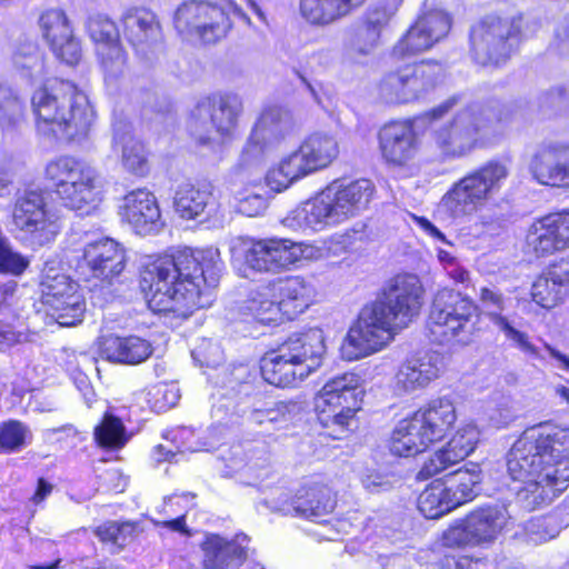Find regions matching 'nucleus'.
<instances>
[{"instance_id":"obj_1","label":"nucleus","mask_w":569,"mask_h":569,"mask_svg":"<svg viewBox=\"0 0 569 569\" xmlns=\"http://www.w3.org/2000/svg\"><path fill=\"white\" fill-rule=\"evenodd\" d=\"M445 118L449 120L432 129V142L443 159L452 160L497 142L513 120L515 109L495 101L466 102L460 96L450 97L418 119L385 124L379 132L383 160L395 167L407 166L419 150V123L433 124Z\"/></svg>"},{"instance_id":"obj_2","label":"nucleus","mask_w":569,"mask_h":569,"mask_svg":"<svg viewBox=\"0 0 569 569\" xmlns=\"http://www.w3.org/2000/svg\"><path fill=\"white\" fill-rule=\"evenodd\" d=\"M221 264L213 248H183L147 263L140 273V288L149 309L187 318L210 306V289L218 283Z\"/></svg>"},{"instance_id":"obj_3","label":"nucleus","mask_w":569,"mask_h":569,"mask_svg":"<svg viewBox=\"0 0 569 569\" xmlns=\"http://www.w3.org/2000/svg\"><path fill=\"white\" fill-rule=\"evenodd\" d=\"M507 470L522 483L517 500L526 510L550 502L569 485V429L525 430L508 452Z\"/></svg>"},{"instance_id":"obj_4","label":"nucleus","mask_w":569,"mask_h":569,"mask_svg":"<svg viewBox=\"0 0 569 569\" xmlns=\"http://www.w3.org/2000/svg\"><path fill=\"white\" fill-rule=\"evenodd\" d=\"M31 109L37 133L54 141L86 138L94 119L87 96L72 82L57 78L33 92Z\"/></svg>"},{"instance_id":"obj_5","label":"nucleus","mask_w":569,"mask_h":569,"mask_svg":"<svg viewBox=\"0 0 569 569\" xmlns=\"http://www.w3.org/2000/svg\"><path fill=\"white\" fill-rule=\"evenodd\" d=\"M375 193L370 180L333 181L315 198L296 208L286 219L297 229L323 230L365 211Z\"/></svg>"},{"instance_id":"obj_6","label":"nucleus","mask_w":569,"mask_h":569,"mask_svg":"<svg viewBox=\"0 0 569 569\" xmlns=\"http://www.w3.org/2000/svg\"><path fill=\"white\" fill-rule=\"evenodd\" d=\"M479 308L468 296L447 288L435 295L427 323L433 342L467 346L479 332Z\"/></svg>"},{"instance_id":"obj_7","label":"nucleus","mask_w":569,"mask_h":569,"mask_svg":"<svg viewBox=\"0 0 569 569\" xmlns=\"http://www.w3.org/2000/svg\"><path fill=\"white\" fill-rule=\"evenodd\" d=\"M230 13L251 26L248 14L232 0H186L176 9L173 24L184 38L216 43L232 28Z\"/></svg>"},{"instance_id":"obj_8","label":"nucleus","mask_w":569,"mask_h":569,"mask_svg":"<svg viewBox=\"0 0 569 569\" xmlns=\"http://www.w3.org/2000/svg\"><path fill=\"white\" fill-rule=\"evenodd\" d=\"M230 13L251 26L248 14L232 0H186L176 9L173 24L184 38L216 43L232 28Z\"/></svg>"},{"instance_id":"obj_9","label":"nucleus","mask_w":569,"mask_h":569,"mask_svg":"<svg viewBox=\"0 0 569 569\" xmlns=\"http://www.w3.org/2000/svg\"><path fill=\"white\" fill-rule=\"evenodd\" d=\"M62 203L71 210L88 212L101 201V178L90 164L73 157H60L46 167Z\"/></svg>"},{"instance_id":"obj_10","label":"nucleus","mask_w":569,"mask_h":569,"mask_svg":"<svg viewBox=\"0 0 569 569\" xmlns=\"http://www.w3.org/2000/svg\"><path fill=\"white\" fill-rule=\"evenodd\" d=\"M442 67L432 60L406 63L386 71L377 98L386 106H406L425 99L439 83Z\"/></svg>"},{"instance_id":"obj_11","label":"nucleus","mask_w":569,"mask_h":569,"mask_svg":"<svg viewBox=\"0 0 569 569\" xmlns=\"http://www.w3.org/2000/svg\"><path fill=\"white\" fill-rule=\"evenodd\" d=\"M243 104L233 92H216L201 97L190 110L187 128L200 144H211L217 138L232 137Z\"/></svg>"},{"instance_id":"obj_12","label":"nucleus","mask_w":569,"mask_h":569,"mask_svg":"<svg viewBox=\"0 0 569 569\" xmlns=\"http://www.w3.org/2000/svg\"><path fill=\"white\" fill-rule=\"evenodd\" d=\"M505 163L489 161L452 184L441 199V208L452 218L470 216L481 209L507 178Z\"/></svg>"},{"instance_id":"obj_13","label":"nucleus","mask_w":569,"mask_h":569,"mask_svg":"<svg viewBox=\"0 0 569 569\" xmlns=\"http://www.w3.org/2000/svg\"><path fill=\"white\" fill-rule=\"evenodd\" d=\"M363 397L361 378L345 372L328 380L315 397L313 405L319 422L330 428L346 430L353 421Z\"/></svg>"},{"instance_id":"obj_14","label":"nucleus","mask_w":569,"mask_h":569,"mask_svg":"<svg viewBox=\"0 0 569 569\" xmlns=\"http://www.w3.org/2000/svg\"><path fill=\"white\" fill-rule=\"evenodd\" d=\"M520 21L521 17L513 13H490L481 19L470 33L475 60L482 66L506 60L517 43Z\"/></svg>"},{"instance_id":"obj_15","label":"nucleus","mask_w":569,"mask_h":569,"mask_svg":"<svg viewBox=\"0 0 569 569\" xmlns=\"http://www.w3.org/2000/svg\"><path fill=\"white\" fill-rule=\"evenodd\" d=\"M511 519L506 505L477 508L445 532V543L449 547H489L508 530Z\"/></svg>"},{"instance_id":"obj_16","label":"nucleus","mask_w":569,"mask_h":569,"mask_svg":"<svg viewBox=\"0 0 569 569\" xmlns=\"http://www.w3.org/2000/svg\"><path fill=\"white\" fill-rule=\"evenodd\" d=\"M307 246L286 238H249L241 250L242 268L248 278L251 272L280 273L289 270L305 257Z\"/></svg>"},{"instance_id":"obj_17","label":"nucleus","mask_w":569,"mask_h":569,"mask_svg":"<svg viewBox=\"0 0 569 569\" xmlns=\"http://www.w3.org/2000/svg\"><path fill=\"white\" fill-rule=\"evenodd\" d=\"M295 130V119L287 108L279 104L266 106L240 152V166L260 163L267 153L274 150Z\"/></svg>"},{"instance_id":"obj_18","label":"nucleus","mask_w":569,"mask_h":569,"mask_svg":"<svg viewBox=\"0 0 569 569\" xmlns=\"http://www.w3.org/2000/svg\"><path fill=\"white\" fill-rule=\"evenodd\" d=\"M399 328L375 302L362 308L357 323L350 328L341 347L348 361L358 360L380 351L395 337Z\"/></svg>"},{"instance_id":"obj_19","label":"nucleus","mask_w":569,"mask_h":569,"mask_svg":"<svg viewBox=\"0 0 569 569\" xmlns=\"http://www.w3.org/2000/svg\"><path fill=\"white\" fill-rule=\"evenodd\" d=\"M41 299L57 322L62 327L82 321L84 299L76 281L50 263H46L40 282Z\"/></svg>"},{"instance_id":"obj_20","label":"nucleus","mask_w":569,"mask_h":569,"mask_svg":"<svg viewBox=\"0 0 569 569\" xmlns=\"http://www.w3.org/2000/svg\"><path fill=\"white\" fill-rule=\"evenodd\" d=\"M13 223L32 247L50 243L60 231L56 213L48 208L43 196L36 191L26 192L17 200Z\"/></svg>"},{"instance_id":"obj_21","label":"nucleus","mask_w":569,"mask_h":569,"mask_svg":"<svg viewBox=\"0 0 569 569\" xmlns=\"http://www.w3.org/2000/svg\"><path fill=\"white\" fill-rule=\"evenodd\" d=\"M423 292L418 276L400 273L389 280L381 296L373 302L380 305L383 313L401 330L419 316Z\"/></svg>"},{"instance_id":"obj_22","label":"nucleus","mask_w":569,"mask_h":569,"mask_svg":"<svg viewBox=\"0 0 569 569\" xmlns=\"http://www.w3.org/2000/svg\"><path fill=\"white\" fill-rule=\"evenodd\" d=\"M126 262V250L119 242L100 238L86 244L80 268L87 279L111 283L124 270Z\"/></svg>"},{"instance_id":"obj_23","label":"nucleus","mask_w":569,"mask_h":569,"mask_svg":"<svg viewBox=\"0 0 569 569\" xmlns=\"http://www.w3.org/2000/svg\"><path fill=\"white\" fill-rule=\"evenodd\" d=\"M479 438L480 431L475 423L461 425L449 442L423 463L418 478H431L450 466L465 460L475 451Z\"/></svg>"},{"instance_id":"obj_24","label":"nucleus","mask_w":569,"mask_h":569,"mask_svg":"<svg viewBox=\"0 0 569 569\" xmlns=\"http://www.w3.org/2000/svg\"><path fill=\"white\" fill-rule=\"evenodd\" d=\"M479 300L490 322L503 333L505 338L509 340L513 347L533 358H540L538 349L531 343L529 336L517 328L513 319L503 315L508 301H510L509 298H506L493 287H481L479 290Z\"/></svg>"},{"instance_id":"obj_25","label":"nucleus","mask_w":569,"mask_h":569,"mask_svg":"<svg viewBox=\"0 0 569 569\" xmlns=\"http://www.w3.org/2000/svg\"><path fill=\"white\" fill-rule=\"evenodd\" d=\"M336 508V497L325 485H303L290 500H283L278 509L283 515L320 521Z\"/></svg>"},{"instance_id":"obj_26","label":"nucleus","mask_w":569,"mask_h":569,"mask_svg":"<svg viewBox=\"0 0 569 569\" xmlns=\"http://www.w3.org/2000/svg\"><path fill=\"white\" fill-rule=\"evenodd\" d=\"M200 548L206 569H240L248 558L249 537L239 533L228 539L220 535L207 533Z\"/></svg>"},{"instance_id":"obj_27","label":"nucleus","mask_w":569,"mask_h":569,"mask_svg":"<svg viewBox=\"0 0 569 569\" xmlns=\"http://www.w3.org/2000/svg\"><path fill=\"white\" fill-rule=\"evenodd\" d=\"M119 214L141 236L157 233L164 226L156 197L143 189L131 191L123 198Z\"/></svg>"},{"instance_id":"obj_28","label":"nucleus","mask_w":569,"mask_h":569,"mask_svg":"<svg viewBox=\"0 0 569 569\" xmlns=\"http://www.w3.org/2000/svg\"><path fill=\"white\" fill-rule=\"evenodd\" d=\"M441 368L438 353H417L399 366L393 380L395 391L398 395H409L422 390L439 377Z\"/></svg>"},{"instance_id":"obj_29","label":"nucleus","mask_w":569,"mask_h":569,"mask_svg":"<svg viewBox=\"0 0 569 569\" xmlns=\"http://www.w3.org/2000/svg\"><path fill=\"white\" fill-rule=\"evenodd\" d=\"M565 152V142L542 144L530 162V172L535 180L552 188H569V167Z\"/></svg>"},{"instance_id":"obj_30","label":"nucleus","mask_w":569,"mask_h":569,"mask_svg":"<svg viewBox=\"0 0 569 569\" xmlns=\"http://www.w3.org/2000/svg\"><path fill=\"white\" fill-rule=\"evenodd\" d=\"M279 348L284 357L303 367L308 376L321 366L326 353L323 333L319 329L291 335Z\"/></svg>"},{"instance_id":"obj_31","label":"nucleus","mask_w":569,"mask_h":569,"mask_svg":"<svg viewBox=\"0 0 569 569\" xmlns=\"http://www.w3.org/2000/svg\"><path fill=\"white\" fill-rule=\"evenodd\" d=\"M122 24L124 37L138 51H144L162 37L156 13L144 7L128 9L122 16Z\"/></svg>"},{"instance_id":"obj_32","label":"nucleus","mask_w":569,"mask_h":569,"mask_svg":"<svg viewBox=\"0 0 569 569\" xmlns=\"http://www.w3.org/2000/svg\"><path fill=\"white\" fill-rule=\"evenodd\" d=\"M366 0H299L301 18L310 26L326 28L358 10Z\"/></svg>"},{"instance_id":"obj_33","label":"nucleus","mask_w":569,"mask_h":569,"mask_svg":"<svg viewBox=\"0 0 569 569\" xmlns=\"http://www.w3.org/2000/svg\"><path fill=\"white\" fill-rule=\"evenodd\" d=\"M436 22H438L437 28L430 31L426 29L425 22H421L418 18L393 46L390 59L399 61L409 58L429 50L442 40L446 37L447 24L442 20H437Z\"/></svg>"},{"instance_id":"obj_34","label":"nucleus","mask_w":569,"mask_h":569,"mask_svg":"<svg viewBox=\"0 0 569 569\" xmlns=\"http://www.w3.org/2000/svg\"><path fill=\"white\" fill-rule=\"evenodd\" d=\"M112 151L120 154L122 166L138 176L148 172L143 144L133 136L131 124L118 121L113 124Z\"/></svg>"},{"instance_id":"obj_35","label":"nucleus","mask_w":569,"mask_h":569,"mask_svg":"<svg viewBox=\"0 0 569 569\" xmlns=\"http://www.w3.org/2000/svg\"><path fill=\"white\" fill-rule=\"evenodd\" d=\"M100 355L108 361L137 365L146 361L152 353L149 341L136 336H107L100 341Z\"/></svg>"},{"instance_id":"obj_36","label":"nucleus","mask_w":569,"mask_h":569,"mask_svg":"<svg viewBox=\"0 0 569 569\" xmlns=\"http://www.w3.org/2000/svg\"><path fill=\"white\" fill-rule=\"evenodd\" d=\"M430 442L441 440L457 420L453 402L447 398L431 400L413 413Z\"/></svg>"},{"instance_id":"obj_37","label":"nucleus","mask_w":569,"mask_h":569,"mask_svg":"<svg viewBox=\"0 0 569 569\" xmlns=\"http://www.w3.org/2000/svg\"><path fill=\"white\" fill-rule=\"evenodd\" d=\"M218 201L209 186L199 188L190 183L179 186L174 196V209L183 219H196L201 216H214Z\"/></svg>"},{"instance_id":"obj_38","label":"nucleus","mask_w":569,"mask_h":569,"mask_svg":"<svg viewBox=\"0 0 569 569\" xmlns=\"http://www.w3.org/2000/svg\"><path fill=\"white\" fill-rule=\"evenodd\" d=\"M260 369L263 379L279 388L293 387L308 377L305 368L296 365L289 357H284L280 348L261 359Z\"/></svg>"},{"instance_id":"obj_39","label":"nucleus","mask_w":569,"mask_h":569,"mask_svg":"<svg viewBox=\"0 0 569 569\" xmlns=\"http://www.w3.org/2000/svg\"><path fill=\"white\" fill-rule=\"evenodd\" d=\"M313 172L305 152L302 153V149L299 146L296 151L283 157L277 166L269 169L266 174V183L271 190L281 192L293 182Z\"/></svg>"},{"instance_id":"obj_40","label":"nucleus","mask_w":569,"mask_h":569,"mask_svg":"<svg viewBox=\"0 0 569 569\" xmlns=\"http://www.w3.org/2000/svg\"><path fill=\"white\" fill-rule=\"evenodd\" d=\"M296 409L298 405L292 401L256 400L244 412V419L262 432L271 433L280 423L290 420Z\"/></svg>"},{"instance_id":"obj_41","label":"nucleus","mask_w":569,"mask_h":569,"mask_svg":"<svg viewBox=\"0 0 569 569\" xmlns=\"http://www.w3.org/2000/svg\"><path fill=\"white\" fill-rule=\"evenodd\" d=\"M481 469L477 463H469L445 477L441 481L455 508L473 500L481 482Z\"/></svg>"},{"instance_id":"obj_42","label":"nucleus","mask_w":569,"mask_h":569,"mask_svg":"<svg viewBox=\"0 0 569 569\" xmlns=\"http://www.w3.org/2000/svg\"><path fill=\"white\" fill-rule=\"evenodd\" d=\"M430 445L429 438L412 416L396 426L390 439V451L395 456L411 457L425 451Z\"/></svg>"},{"instance_id":"obj_43","label":"nucleus","mask_w":569,"mask_h":569,"mask_svg":"<svg viewBox=\"0 0 569 569\" xmlns=\"http://www.w3.org/2000/svg\"><path fill=\"white\" fill-rule=\"evenodd\" d=\"M278 293L280 313L291 320L309 307L312 289L303 279L293 277L279 282Z\"/></svg>"},{"instance_id":"obj_44","label":"nucleus","mask_w":569,"mask_h":569,"mask_svg":"<svg viewBox=\"0 0 569 569\" xmlns=\"http://www.w3.org/2000/svg\"><path fill=\"white\" fill-rule=\"evenodd\" d=\"M313 171L329 167L339 154V143L333 136L316 132L300 144Z\"/></svg>"},{"instance_id":"obj_45","label":"nucleus","mask_w":569,"mask_h":569,"mask_svg":"<svg viewBox=\"0 0 569 569\" xmlns=\"http://www.w3.org/2000/svg\"><path fill=\"white\" fill-rule=\"evenodd\" d=\"M527 243L537 256H548L563 250L550 214L537 219L529 228Z\"/></svg>"},{"instance_id":"obj_46","label":"nucleus","mask_w":569,"mask_h":569,"mask_svg":"<svg viewBox=\"0 0 569 569\" xmlns=\"http://www.w3.org/2000/svg\"><path fill=\"white\" fill-rule=\"evenodd\" d=\"M241 312L260 323H271L280 319L278 302L273 300L272 290L264 288L256 291L243 302Z\"/></svg>"},{"instance_id":"obj_47","label":"nucleus","mask_w":569,"mask_h":569,"mask_svg":"<svg viewBox=\"0 0 569 569\" xmlns=\"http://www.w3.org/2000/svg\"><path fill=\"white\" fill-rule=\"evenodd\" d=\"M418 509L428 519H438L456 509L440 480L433 481L418 498Z\"/></svg>"},{"instance_id":"obj_48","label":"nucleus","mask_w":569,"mask_h":569,"mask_svg":"<svg viewBox=\"0 0 569 569\" xmlns=\"http://www.w3.org/2000/svg\"><path fill=\"white\" fill-rule=\"evenodd\" d=\"M108 87H116L128 73L127 56L120 43L97 49Z\"/></svg>"},{"instance_id":"obj_49","label":"nucleus","mask_w":569,"mask_h":569,"mask_svg":"<svg viewBox=\"0 0 569 569\" xmlns=\"http://www.w3.org/2000/svg\"><path fill=\"white\" fill-rule=\"evenodd\" d=\"M562 286L563 284L551 279L548 273L545 277H539L531 288L532 300L545 309L555 308L560 305L569 293Z\"/></svg>"},{"instance_id":"obj_50","label":"nucleus","mask_w":569,"mask_h":569,"mask_svg":"<svg viewBox=\"0 0 569 569\" xmlns=\"http://www.w3.org/2000/svg\"><path fill=\"white\" fill-rule=\"evenodd\" d=\"M94 439L104 448H121L128 440L122 421L111 413H106L94 428Z\"/></svg>"},{"instance_id":"obj_51","label":"nucleus","mask_w":569,"mask_h":569,"mask_svg":"<svg viewBox=\"0 0 569 569\" xmlns=\"http://www.w3.org/2000/svg\"><path fill=\"white\" fill-rule=\"evenodd\" d=\"M40 28L50 47L73 33L66 13L60 9H51L42 13Z\"/></svg>"},{"instance_id":"obj_52","label":"nucleus","mask_w":569,"mask_h":569,"mask_svg":"<svg viewBox=\"0 0 569 569\" xmlns=\"http://www.w3.org/2000/svg\"><path fill=\"white\" fill-rule=\"evenodd\" d=\"M86 27L91 40L97 44V49L120 43L116 23L103 14L90 16Z\"/></svg>"},{"instance_id":"obj_53","label":"nucleus","mask_w":569,"mask_h":569,"mask_svg":"<svg viewBox=\"0 0 569 569\" xmlns=\"http://www.w3.org/2000/svg\"><path fill=\"white\" fill-rule=\"evenodd\" d=\"M23 114V104L13 90L0 84V127L3 131L13 130Z\"/></svg>"},{"instance_id":"obj_54","label":"nucleus","mask_w":569,"mask_h":569,"mask_svg":"<svg viewBox=\"0 0 569 569\" xmlns=\"http://www.w3.org/2000/svg\"><path fill=\"white\" fill-rule=\"evenodd\" d=\"M137 526L133 522L109 521L97 527V537L106 543L122 548L130 542L136 533Z\"/></svg>"},{"instance_id":"obj_55","label":"nucleus","mask_w":569,"mask_h":569,"mask_svg":"<svg viewBox=\"0 0 569 569\" xmlns=\"http://www.w3.org/2000/svg\"><path fill=\"white\" fill-rule=\"evenodd\" d=\"M31 436L26 425L17 420H9L0 425V451L13 452L26 446Z\"/></svg>"},{"instance_id":"obj_56","label":"nucleus","mask_w":569,"mask_h":569,"mask_svg":"<svg viewBox=\"0 0 569 569\" xmlns=\"http://www.w3.org/2000/svg\"><path fill=\"white\" fill-rule=\"evenodd\" d=\"M29 267V260L13 250L10 240L0 230V273L21 276Z\"/></svg>"},{"instance_id":"obj_57","label":"nucleus","mask_w":569,"mask_h":569,"mask_svg":"<svg viewBox=\"0 0 569 569\" xmlns=\"http://www.w3.org/2000/svg\"><path fill=\"white\" fill-rule=\"evenodd\" d=\"M180 399L179 389L174 385L158 383L146 392V401L151 410L160 412L174 407Z\"/></svg>"},{"instance_id":"obj_58","label":"nucleus","mask_w":569,"mask_h":569,"mask_svg":"<svg viewBox=\"0 0 569 569\" xmlns=\"http://www.w3.org/2000/svg\"><path fill=\"white\" fill-rule=\"evenodd\" d=\"M66 355L64 365L69 372L77 373L79 372V381L81 385L87 387V375L91 370L99 371L96 367V359L91 357L87 352H77L74 350H63Z\"/></svg>"},{"instance_id":"obj_59","label":"nucleus","mask_w":569,"mask_h":569,"mask_svg":"<svg viewBox=\"0 0 569 569\" xmlns=\"http://www.w3.org/2000/svg\"><path fill=\"white\" fill-rule=\"evenodd\" d=\"M192 359L200 367L216 368L223 360V352L219 345L202 338L191 351Z\"/></svg>"},{"instance_id":"obj_60","label":"nucleus","mask_w":569,"mask_h":569,"mask_svg":"<svg viewBox=\"0 0 569 569\" xmlns=\"http://www.w3.org/2000/svg\"><path fill=\"white\" fill-rule=\"evenodd\" d=\"M381 32L361 22L351 41V50L361 54H371L380 43Z\"/></svg>"},{"instance_id":"obj_61","label":"nucleus","mask_w":569,"mask_h":569,"mask_svg":"<svg viewBox=\"0 0 569 569\" xmlns=\"http://www.w3.org/2000/svg\"><path fill=\"white\" fill-rule=\"evenodd\" d=\"M387 1L388 4L386 7H376L373 9H370L366 13L362 23L381 32L402 2V0Z\"/></svg>"},{"instance_id":"obj_62","label":"nucleus","mask_w":569,"mask_h":569,"mask_svg":"<svg viewBox=\"0 0 569 569\" xmlns=\"http://www.w3.org/2000/svg\"><path fill=\"white\" fill-rule=\"evenodd\" d=\"M13 59L14 64L22 70H28L30 77L39 76L43 72V58L34 46H30L27 52L18 51Z\"/></svg>"},{"instance_id":"obj_63","label":"nucleus","mask_w":569,"mask_h":569,"mask_svg":"<svg viewBox=\"0 0 569 569\" xmlns=\"http://www.w3.org/2000/svg\"><path fill=\"white\" fill-rule=\"evenodd\" d=\"M51 50L58 59L70 66L78 63L81 58V47L73 33L66 37V40L58 41Z\"/></svg>"},{"instance_id":"obj_64","label":"nucleus","mask_w":569,"mask_h":569,"mask_svg":"<svg viewBox=\"0 0 569 569\" xmlns=\"http://www.w3.org/2000/svg\"><path fill=\"white\" fill-rule=\"evenodd\" d=\"M490 423L496 428H505L517 418V410L509 400H505L488 413Z\"/></svg>"}]
</instances>
